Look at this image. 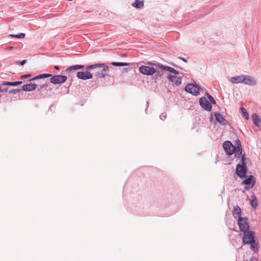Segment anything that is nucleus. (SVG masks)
I'll list each match as a JSON object with an SVG mask.
<instances>
[{
  "label": "nucleus",
  "instance_id": "1",
  "mask_svg": "<svg viewBox=\"0 0 261 261\" xmlns=\"http://www.w3.org/2000/svg\"><path fill=\"white\" fill-rule=\"evenodd\" d=\"M108 66L105 63L95 64L86 67L87 70H92V74L98 78H103L107 76Z\"/></svg>",
  "mask_w": 261,
  "mask_h": 261
},
{
  "label": "nucleus",
  "instance_id": "2",
  "mask_svg": "<svg viewBox=\"0 0 261 261\" xmlns=\"http://www.w3.org/2000/svg\"><path fill=\"white\" fill-rule=\"evenodd\" d=\"M238 224L240 230L243 232L248 231L249 229L248 219L245 217H240L238 221Z\"/></svg>",
  "mask_w": 261,
  "mask_h": 261
},
{
  "label": "nucleus",
  "instance_id": "3",
  "mask_svg": "<svg viewBox=\"0 0 261 261\" xmlns=\"http://www.w3.org/2000/svg\"><path fill=\"white\" fill-rule=\"evenodd\" d=\"M254 233L252 231H246L244 232L243 242L244 244L252 243L254 241Z\"/></svg>",
  "mask_w": 261,
  "mask_h": 261
},
{
  "label": "nucleus",
  "instance_id": "4",
  "mask_svg": "<svg viewBox=\"0 0 261 261\" xmlns=\"http://www.w3.org/2000/svg\"><path fill=\"white\" fill-rule=\"evenodd\" d=\"M223 147L226 153L228 155H231L236 151V147L230 141H225L223 143Z\"/></svg>",
  "mask_w": 261,
  "mask_h": 261
},
{
  "label": "nucleus",
  "instance_id": "5",
  "mask_svg": "<svg viewBox=\"0 0 261 261\" xmlns=\"http://www.w3.org/2000/svg\"><path fill=\"white\" fill-rule=\"evenodd\" d=\"M247 167L243 163L242 165L238 164L236 168V173L241 178L246 176Z\"/></svg>",
  "mask_w": 261,
  "mask_h": 261
},
{
  "label": "nucleus",
  "instance_id": "6",
  "mask_svg": "<svg viewBox=\"0 0 261 261\" xmlns=\"http://www.w3.org/2000/svg\"><path fill=\"white\" fill-rule=\"evenodd\" d=\"M185 90L193 95H198L199 93L197 86L193 84H188L185 87Z\"/></svg>",
  "mask_w": 261,
  "mask_h": 261
},
{
  "label": "nucleus",
  "instance_id": "7",
  "mask_svg": "<svg viewBox=\"0 0 261 261\" xmlns=\"http://www.w3.org/2000/svg\"><path fill=\"white\" fill-rule=\"evenodd\" d=\"M139 71L145 75H152L155 72V70L154 68L148 66H141L139 68Z\"/></svg>",
  "mask_w": 261,
  "mask_h": 261
},
{
  "label": "nucleus",
  "instance_id": "8",
  "mask_svg": "<svg viewBox=\"0 0 261 261\" xmlns=\"http://www.w3.org/2000/svg\"><path fill=\"white\" fill-rule=\"evenodd\" d=\"M67 79L65 75H54L50 79V82L54 84H62L65 82Z\"/></svg>",
  "mask_w": 261,
  "mask_h": 261
},
{
  "label": "nucleus",
  "instance_id": "9",
  "mask_svg": "<svg viewBox=\"0 0 261 261\" xmlns=\"http://www.w3.org/2000/svg\"><path fill=\"white\" fill-rule=\"evenodd\" d=\"M199 103L203 109L207 110V111H211L212 105L205 97L200 98L199 99Z\"/></svg>",
  "mask_w": 261,
  "mask_h": 261
},
{
  "label": "nucleus",
  "instance_id": "10",
  "mask_svg": "<svg viewBox=\"0 0 261 261\" xmlns=\"http://www.w3.org/2000/svg\"><path fill=\"white\" fill-rule=\"evenodd\" d=\"M77 77L83 80L91 79L93 77V74L88 71L85 72L79 71L77 73Z\"/></svg>",
  "mask_w": 261,
  "mask_h": 261
},
{
  "label": "nucleus",
  "instance_id": "11",
  "mask_svg": "<svg viewBox=\"0 0 261 261\" xmlns=\"http://www.w3.org/2000/svg\"><path fill=\"white\" fill-rule=\"evenodd\" d=\"M243 83L249 86L255 85L256 84V80L249 75H244Z\"/></svg>",
  "mask_w": 261,
  "mask_h": 261
},
{
  "label": "nucleus",
  "instance_id": "12",
  "mask_svg": "<svg viewBox=\"0 0 261 261\" xmlns=\"http://www.w3.org/2000/svg\"><path fill=\"white\" fill-rule=\"evenodd\" d=\"M37 88V85L35 84L30 83L22 86V89L25 91H31L34 90Z\"/></svg>",
  "mask_w": 261,
  "mask_h": 261
},
{
  "label": "nucleus",
  "instance_id": "13",
  "mask_svg": "<svg viewBox=\"0 0 261 261\" xmlns=\"http://www.w3.org/2000/svg\"><path fill=\"white\" fill-rule=\"evenodd\" d=\"M241 212H242L240 207L237 205L234 207V209L232 211V215L235 218L238 217L239 219H240V217H241Z\"/></svg>",
  "mask_w": 261,
  "mask_h": 261
},
{
  "label": "nucleus",
  "instance_id": "14",
  "mask_svg": "<svg viewBox=\"0 0 261 261\" xmlns=\"http://www.w3.org/2000/svg\"><path fill=\"white\" fill-rule=\"evenodd\" d=\"M243 75L237 76L230 79V81L233 84L243 83Z\"/></svg>",
  "mask_w": 261,
  "mask_h": 261
},
{
  "label": "nucleus",
  "instance_id": "15",
  "mask_svg": "<svg viewBox=\"0 0 261 261\" xmlns=\"http://www.w3.org/2000/svg\"><path fill=\"white\" fill-rule=\"evenodd\" d=\"M252 118L253 120L254 123L256 125L259 126L261 124V119L259 117V116L256 114H253L252 115Z\"/></svg>",
  "mask_w": 261,
  "mask_h": 261
},
{
  "label": "nucleus",
  "instance_id": "16",
  "mask_svg": "<svg viewBox=\"0 0 261 261\" xmlns=\"http://www.w3.org/2000/svg\"><path fill=\"white\" fill-rule=\"evenodd\" d=\"M215 117L218 122L220 123L224 124H225V120L223 118L222 116L219 113L215 114Z\"/></svg>",
  "mask_w": 261,
  "mask_h": 261
},
{
  "label": "nucleus",
  "instance_id": "17",
  "mask_svg": "<svg viewBox=\"0 0 261 261\" xmlns=\"http://www.w3.org/2000/svg\"><path fill=\"white\" fill-rule=\"evenodd\" d=\"M168 78L170 81L174 82L176 85H179L180 84V79L174 75H169Z\"/></svg>",
  "mask_w": 261,
  "mask_h": 261
},
{
  "label": "nucleus",
  "instance_id": "18",
  "mask_svg": "<svg viewBox=\"0 0 261 261\" xmlns=\"http://www.w3.org/2000/svg\"><path fill=\"white\" fill-rule=\"evenodd\" d=\"M144 2L139 0H136L134 3L132 4L133 6L136 8H140L143 6Z\"/></svg>",
  "mask_w": 261,
  "mask_h": 261
},
{
  "label": "nucleus",
  "instance_id": "19",
  "mask_svg": "<svg viewBox=\"0 0 261 261\" xmlns=\"http://www.w3.org/2000/svg\"><path fill=\"white\" fill-rule=\"evenodd\" d=\"M250 204L253 208H255L257 205L256 198L254 195H252L250 200Z\"/></svg>",
  "mask_w": 261,
  "mask_h": 261
},
{
  "label": "nucleus",
  "instance_id": "20",
  "mask_svg": "<svg viewBox=\"0 0 261 261\" xmlns=\"http://www.w3.org/2000/svg\"><path fill=\"white\" fill-rule=\"evenodd\" d=\"M84 67V66L81 65H74L68 67L67 69V71H71L72 70H77L83 68Z\"/></svg>",
  "mask_w": 261,
  "mask_h": 261
},
{
  "label": "nucleus",
  "instance_id": "21",
  "mask_svg": "<svg viewBox=\"0 0 261 261\" xmlns=\"http://www.w3.org/2000/svg\"><path fill=\"white\" fill-rule=\"evenodd\" d=\"M51 75L50 74H40L38 76H35V77L32 79L30 81H33L35 80L43 78V77H48L51 76Z\"/></svg>",
  "mask_w": 261,
  "mask_h": 261
},
{
  "label": "nucleus",
  "instance_id": "22",
  "mask_svg": "<svg viewBox=\"0 0 261 261\" xmlns=\"http://www.w3.org/2000/svg\"><path fill=\"white\" fill-rule=\"evenodd\" d=\"M111 65L116 66H128L129 63H122V62H112Z\"/></svg>",
  "mask_w": 261,
  "mask_h": 261
},
{
  "label": "nucleus",
  "instance_id": "23",
  "mask_svg": "<svg viewBox=\"0 0 261 261\" xmlns=\"http://www.w3.org/2000/svg\"><path fill=\"white\" fill-rule=\"evenodd\" d=\"M165 70L169 71L170 72L173 73L174 74H178V72L172 67L167 66L165 67Z\"/></svg>",
  "mask_w": 261,
  "mask_h": 261
},
{
  "label": "nucleus",
  "instance_id": "24",
  "mask_svg": "<svg viewBox=\"0 0 261 261\" xmlns=\"http://www.w3.org/2000/svg\"><path fill=\"white\" fill-rule=\"evenodd\" d=\"M9 36L12 37H15L17 38H24L25 37V34L24 33H20L17 35L10 34Z\"/></svg>",
  "mask_w": 261,
  "mask_h": 261
},
{
  "label": "nucleus",
  "instance_id": "25",
  "mask_svg": "<svg viewBox=\"0 0 261 261\" xmlns=\"http://www.w3.org/2000/svg\"><path fill=\"white\" fill-rule=\"evenodd\" d=\"M253 177L252 176H250L249 178L246 179L243 181V185H248L251 183L252 179Z\"/></svg>",
  "mask_w": 261,
  "mask_h": 261
},
{
  "label": "nucleus",
  "instance_id": "26",
  "mask_svg": "<svg viewBox=\"0 0 261 261\" xmlns=\"http://www.w3.org/2000/svg\"><path fill=\"white\" fill-rule=\"evenodd\" d=\"M251 244V248L254 251H256L257 250V245L255 243V241L253 242L252 243H250Z\"/></svg>",
  "mask_w": 261,
  "mask_h": 261
},
{
  "label": "nucleus",
  "instance_id": "27",
  "mask_svg": "<svg viewBox=\"0 0 261 261\" xmlns=\"http://www.w3.org/2000/svg\"><path fill=\"white\" fill-rule=\"evenodd\" d=\"M241 110V112L243 114L244 116L245 117V118L248 119L249 118V115L247 113L246 109L243 108H242Z\"/></svg>",
  "mask_w": 261,
  "mask_h": 261
},
{
  "label": "nucleus",
  "instance_id": "28",
  "mask_svg": "<svg viewBox=\"0 0 261 261\" xmlns=\"http://www.w3.org/2000/svg\"><path fill=\"white\" fill-rule=\"evenodd\" d=\"M4 86L2 85H0V93L6 92L7 91V88L4 87Z\"/></svg>",
  "mask_w": 261,
  "mask_h": 261
},
{
  "label": "nucleus",
  "instance_id": "29",
  "mask_svg": "<svg viewBox=\"0 0 261 261\" xmlns=\"http://www.w3.org/2000/svg\"><path fill=\"white\" fill-rule=\"evenodd\" d=\"M2 85L5 86H13V82H4L2 83Z\"/></svg>",
  "mask_w": 261,
  "mask_h": 261
},
{
  "label": "nucleus",
  "instance_id": "30",
  "mask_svg": "<svg viewBox=\"0 0 261 261\" xmlns=\"http://www.w3.org/2000/svg\"><path fill=\"white\" fill-rule=\"evenodd\" d=\"M207 95H208V99H210V100L211 101V102L213 103H216V101L215 100V99H214V98L211 96L210 95V94H208V93H207Z\"/></svg>",
  "mask_w": 261,
  "mask_h": 261
},
{
  "label": "nucleus",
  "instance_id": "31",
  "mask_svg": "<svg viewBox=\"0 0 261 261\" xmlns=\"http://www.w3.org/2000/svg\"><path fill=\"white\" fill-rule=\"evenodd\" d=\"M237 149H238V152H239L240 154H242V148H241V144H240V143H239V144H238Z\"/></svg>",
  "mask_w": 261,
  "mask_h": 261
},
{
  "label": "nucleus",
  "instance_id": "32",
  "mask_svg": "<svg viewBox=\"0 0 261 261\" xmlns=\"http://www.w3.org/2000/svg\"><path fill=\"white\" fill-rule=\"evenodd\" d=\"M22 84L21 81H17V82H13V86H15L17 85H19Z\"/></svg>",
  "mask_w": 261,
  "mask_h": 261
},
{
  "label": "nucleus",
  "instance_id": "33",
  "mask_svg": "<svg viewBox=\"0 0 261 261\" xmlns=\"http://www.w3.org/2000/svg\"><path fill=\"white\" fill-rule=\"evenodd\" d=\"M19 91H20L19 90L14 89V90H12L10 91L9 93H12L13 94H16V93H18Z\"/></svg>",
  "mask_w": 261,
  "mask_h": 261
},
{
  "label": "nucleus",
  "instance_id": "34",
  "mask_svg": "<svg viewBox=\"0 0 261 261\" xmlns=\"http://www.w3.org/2000/svg\"><path fill=\"white\" fill-rule=\"evenodd\" d=\"M27 62V60H24L21 62H17V64L23 65Z\"/></svg>",
  "mask_w": 261,
  "mask_h": 261
},
{
  "label": "nucleus",
  "instance_id": "35",
  "mask_svg": "<svg viewBox=\"0 0 261 261\" xmlns=\"http://www.w3.org/2000/svg\"><path fill=\"white\" fill-rule=\"evenodd\" d=\"M31 76V74H25V75H22L20 76L21 79H23L24 78H27Z\"/></svg>",
  "mask_w": 261,
  "mask_h": 261
},
{
  "label": "nucleus",
  "instance_id": "36",
  "mask_svg": "<svg viewBox=\"0 0 261 261\" xmlns=\"http://www.w3.org/2000/svg\"><path fill=\"white\" fill-rule=\"evenodd\" d=\"M179 59L183 61H184L185 62H187V61L184 59V58H182V57H179Z\"/></svg>",
  "mask_w": 261,
  "mask_h": 261
},
{
  "label": "nucleus",
  "instance_id": "37",
  "mask_svg": "<svg viewBox=\"0 0 261 261\" xmlns=\"http://www.w3.org/2000/svg\"><path fill=\"white\" fill-rule=\"evenodd\" d=\"M159 67L165 69V67H166L167 66L161 65H159Z\"/></svg>",
  "mask_w": 261,
  "mask_h": 261
},
{
  "label": "nucleus",
  "instance_id": "38",
  "mask_svg": "<svg viewBox=\"0 0 261 261\" xmlns=\"http://www.w3.org/2000/svg\"><path fill=\"white\" fill-rule=\"evenodd\" d=\"M13 47L12 46H9L8 47L6 48V49L7 50H12L13 49Z\"/></svg>",
  "mask_w": 261,
  "mask_h": 261
},
{
  "label": "nucleus",
  "instance_id": "39",
  "mask_svg": "<svg viewBox=\"0 0 261 261\" xmlns=\"http://www.w3.org/2000/svg\"><path fill=\"white\" fill-rule=\"evenodd\" d=\"M148 65H155V64L152 63H150V62L148 63Z\"/></svg>",
  "mask_w": 261,
  "mask_h": 261
},
{
  "label": "nucleus",
  "instance_id": "40",
  "mask_svg": "<svg viewBox=\"0 0 261 261\" xmlns=\"http://www.w3.org/2000/svg\"><path fill=\"white\" fill-rule=\"evenodd\" d=\"M54 68H55L56 69H57V70L59 69V67H58V66H55L54 67Z\"/></svg>",
  "mask_w": 261,
  "mask_h": 261
},
{
  "label": "nucleus",
  "instance_id": "41",
  "mask_svg": "<svg viewBox=\"0 0 261 261\" xmlns=\"http://www.w3.org/2000/svg\"><path fill=\"white\" fill-rule=\"evenodd\" d=\"M250 261H256L255 259L252 258L250 260Z\"/></svg>",
  "mask_w": 261,
  "mask_h": 261
}]
</instances>
